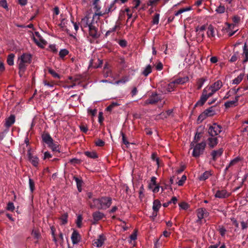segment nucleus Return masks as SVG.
I'll return each instance as SVG.
<instances>
[{
	"label": "nucleus",
	"mask_w": 248,
	"mask_h": 248,
	"mask_svg": "<svg viewBox=\"0 0 248 248\" xmlns=\"http://www.w3.org/2000/svg\"><path fill=\"white\" fill-rule=\"evenodd\" d=\"M31 55L29 53H23L18 57L17 64L19 69V74L21 77L27 66L31 62Z\"/></svg>",
	"instance_id": "obj_1"
},
{
	"label": "nucleus",
	"mask_w": 248,
	"mask_h": 248,
	"mask_svg": "<svg viewBox=\"0 0 248 248\" xmlns=\"http://www.w3.org/2000/svg\"><path fill=\"white\" fill-rule=\"evenodd\" d=\"M111 204V198L110 197H102L99 199H94L93 201V204L91 207H96L99 209H106L108 208Z\"/></svg>",
	"instance_id": "obj_2"
},
{
	"label": "nucleus",
	"mask_w": 248,
	"mask_h": 248,
	"mask_svg": "<svg viewBox=\"0 0 248 248\" xmlns=\"http://www.w3.org/2000/svg\"><path fill=\"white\" fill-rule=\"evenodd\" d=\"M215 93V91L210 86H206L203 89L201 98L196 103V106H202L203 105L207 99L212 96Z\"/></svg>",
	"instance_id": "obj_3"
},
{
	"label": "nucleus",
	"mask_w": 248,
	"mask_h": 248,
	"mask_svg": "<svg viewBox=\"0 0 248 248\" xmlns=\"http://www.w3.org/2000/svg\"><path fill=\"white\" fill-rule=\"evenodd\" d=\"M205 146L206 143L205 141H202L201 143L196 144L195 146H193L194 147L192 155L195 157L200 156L203 153Z\"/></svg>",
	"instance_id": "obj_4"
},
{
	"label": "nucleus",
	"mask_w": 248,
	"mask_h": 248,
	"mask_svg": "<svg viewBox=\"0 0 248 248\" xmlns=\"http://www.w3.org/2000/svg\"><path fill=\"white\" fill-rule=\"evenodd\" d=\"M222 132V127L221 125L216 123L210 125L208 129V134L210 136H219V134Z\"/></svg>",
	"instance_id": "obj_5"
},
{
	"label": "nucleus",
	"mask_w": 248,
	"mask_h": 248,
	"mask_svg": "<svg viewBox=\"0 0 248 248\" xmlns=\"http://www.w3.org/2000/svg\"><path fill=\"white\" fill-rule=\"evenodd\" d=\"M28 159L30 162L34 167H37L39 164V159L35 155H32L31 151L29 150L27 153Z\"/></svg>",
	"instance_id": "obj_6"
},
{
	"label": "nucleus",
	"mask_w": 248,
	"mask_h": 248,
	"mask_svg": "<svg viewBox=\"0 0 248 248\" xmlns=\"http://www.w3.org/2000/svg\"><path fill=\"white\" fill-rule=\"evenodd\" d=\"M207 212L206 211V209L204 208H200L197 210V217L198 220L197 222L198 223H201V220L202 218H203L207 216Z\"/></svg>",
	"instance_id": "obj_7"
},
{
	"label": "nucleus",
	"mask_w": 248,
	"mask_h": 248,
	"mask_svg": "<svg viewBox=\"0 0 248 248\" xmlns=\"http://www.w3.org/2000/svg\"><path fill=\"white\" fill-rule=\"evenodd\" d=\"M89 29V31L90 35L94 38H97L99 37L100 34L98 32L97 29L93 24L90 25Z\"/></svg>",
	"instance_id": "obj_8"
},
{
	"label": "nucleus",
	"mask_w": 248,
	"mask_h": 248,
	"mask_svg": "<svg viewBox=\"0 0 248 248\" xmlns=\"http://www.w3.org/2000/svg\"><path fill=\"white\" fill-rule=\"evenodd\" d=\"M220 136H210L207 139V143L211 148L216 146L218 143V138Z\"/></svg>",
	"instance_id": "obj_9"
},
{
	"label": "nucleus",
	"mask_w": 248,
	"mask_h": 248,
	"mask_svg": "<svg viewBox=\"0 0 248 248\" xmlns=\"http://www.w3.org/2000/svg\"><path fill=\"white\" fill-rule=\"evenodd\" d=\"M93 24L91 22L90 20H89V17L87 16L82 18L80 22V26L81 28H89L90 25H93Z\"/></svg>",
	"instance_id": "obj_10"
},
{
	"label": "nucleus",
	"mask_w": 248,
	"mask_h": 248,
	"mask_svg": "<svg viewBox=\"0 0 248 248\" xmlns=\"http://www.w3.org/2000/svg\"><path fill=\"white\" fill-rule=\"evenodd\" d=\"M105 240V237L103 235H100L97 239L94 240L93 245L98 248L101 247L103 245Z\"/></svg>",
	"instance_id": "obj_11"
},
{
	"label": "nucleus",
	"mask_w": 248,
	"mask_h": 248,
	"mask_svg": "<svg viewBox=\"0 0 248 248\" xmlns=\"http://www.w3.org/2000/svg\"><path fill=\"white\" fill-rule=\"evenodd\" d=\"M71 239L73 244H77L80 241V236L77 231H74L72 234Z\"/></svg>",
	"instance_id": "obj_12"
},
{
	"label": "nucleus",
	"mask_w": 248,
	"mask_h": 248,
	"mask_svg": "<svg viewBox=\"0 0 248 248\" xmlns=\"http://www.w3.org/2000/svg\"><path fill=\"white\" fill-rule=\"evenodd\" d=\"M229 196V193L225 190H217L215 195V197L220 199L225 198Z\"/></svg>",
	"instance_id": "obj_13"
},
{
	"label": "nucleus",
	"mask_w": 248,
	"mask_h": 248,
	"mask_svg": "<svg viewBox=\"0 0 248 248\" xmlns=\"http://www.w3.org/2000/svg\"><path fill=\"white\" fill-rule=\"evenodd\" d=\"M160 100V97L157 94H153L149 99L146 101V104H153L157 102Z\"/></svg>",
	"instance_id": "obj_14"
},
{
	"label": "nucleus",
	"mask_w": 248,
	"mask_h": 248,
	"mask_svg": "<svg viewBox=\"0 0 248 248\" xmlns=\"http://www.w3.org/2000/svg\"><path fill=\"white\" fill-rule=\"evenodd\" d=\"M223 86V83L222 81L220 80H218L213 84L210 85L211 88L215 92H217Z\"/></svg>",
	"instance_id": "obj_15"
},
{
	"label": "nucleus",
	"mask_w": 248,
	"mask_h": 248,
	"mask_svg": "<svg viewBox=\"0 0 248 248\" xmlns=\"http://www.w3.org/2000/svg\"><path fill=\"white\" fill-rule=\"evenodd\" d=\"M42 139L43 141L48 146L53 141L52 138L51 137L50 135L47 133L43 134Z\"/></svg>",
	"instance_id": "obj_16"
},
{
	"label": "nucleus",
	"mask_w": 248,
	"mask_h": 248,
	"mask_svg": "<svg viewBox=\"0 0 248 248\" xmlns=\"http://www.w3.org/2000/svg\"><path fill=\"white\" fill-rule=\"evenodd\" d=\"M15 122V117L14 115H11L5 120V126L8 128H9Z\"/></svg>",
	"instance_id": "obj_17"
},
{
	"label": "nucleus",
	"mask_w": 248,
	"mask_h": 248,
	"mask_svg": "<svg viewBox=\"0 0 248 248\" xmlns=\"http://www.w3.org/2000/svg\"><path fill=\"white\" fill-rule=\"evenodd\" d=\"M36 35L38 37V39L35 37L34 38V41L36 44L40 46H43L45 45L46 42L39 35L38 33H36Z\"/></svg>",
	"instance_id": "obj_18"
},
{
	"label": "nucleus",
	"mask_w": 248,
	"mask_h": 248,
	"mask_svg": "<svg viewBox=\"0 0 248 248\" xmlns=\"http://www.w3.org/2000/svg\"><path fill=\"white\" fill-rule=\"evenodd\" d=\"M105 217V215L99 211H96L93 214V217L95 221H98L102 219Z\"/></svg>",
	"instance_id": "obj_19"
},
{
	"label": "nucleus",
	"mask_w": 248,
	"mask_h": 248,
	"mask_svg": "<svg viewBox=\"0 0 248 248\" xmlns=\"http://www.w3.org/2000/svg\"><path fill=\"white\" fill-rule=\"evenodd\" d=\"M114 2L112 3L110 7L108 9H106V11L105 12V13H109V12L111 11V8L114 6ZM104 14V13H102L101 12H98V13H95L93 16V20H94L95 19L96 17L97 16V20H98L99 19V17L100 16H103V15Z\"/></svg>",
	"instance_id": "obj_20"
},
{
	"label": "nucleus",
	"mask_w": 248,
	"mask_h": 248,
	"mask_svg": "<svg viewBox=\"0 0 248 248\" xmlns=\"http://www.w3.org/2000/svg\"><path fill=\"white\" fill-rule=\"evenodd\" d=\"M222 153L223 150L222 149H219L217 150L213 151L211 153V155L212 156L213 159L215 160L217 159V158L220 156Z\"/></svg>",
	"instance_id": "obj_21"
},
{
	"label": "nucleus",
	"mask_w": 248,
	"mask_h": 248,
	"mask_svg": "<svg viewBox=\"0 0 248 248\" xmlns=\"http://www.w3.org/2000/svg\"><path fill=\"white\" fill-rule=\"evenodd\" d=\"M188 80V78L187 77H185L176 79L173 80V81L175 82V84H183L187 82Z\"/></svg>",
	"instance_id": "obj_22"
},
{
	"label": "nucleus",
	"mask_w": 248,
	"mask_h": 248,
	"mask_svg": "<svg viewBox=\"0 0 248 248\" xmlns=\"http://www.w3.org/2000/svg\"><path fill=\"white\" fill-rule=\"evenodd\" d=\"M207 34L208 37H213L215 36V30L214 27L210 25L207 29Z\"/></svg>",
	"instance_id": "obj_23"
},
{
	"label": "nucleus",
	"mask_w": 248,
	"mask_h": 248,
	"mask_svg": "<svg viewBox=\"0 0 248 248\" xmlns=\"http://www.w3.org/2000/svg\"><path fill=\"white\" fill-rule=\"evenodd\" d=\"M243 49V55L245 57V59L244 60L243 62H246L248 61V48L246 43L245 44Z\"/></svg>",
	"instance_id": "obj_24"
},
{
	"label": "nucleus",
	"mask_w": 248,
	"mask_h": 248,
	"mask_svg": "<svg viewBox=\"0 0 248 248\" xmlns=\"http://www.w3.org/2000/svg\"><path fill=\"white\" fill-rule=\"evenodd\" d=\"M161 207V203L158 200H155L153 202V209L155 212H157Z\"/></svg>",
	"instance_id": "obj_25"
},
{
	"label": "nucleus",
	"mask_w": 248,
	"mask_h": 248,
	"mask_svg": "<svg viewBox=\"0 0 248 248\" xmlns=\"http://www.w3.org/2000/svg\"><path fill=\"white\" fill-rule=\"evenodd\" d=\"M15 54L11 53L9 54L7 59V62L9 65H13L14 63Z\"/></svg>",
	"instance_id": "obj_26"
},
{
	"label": "nucleus",
	"mask_w": 248,
	"mask_h": 248,
	"mask_svg": "<svg viewBox=\"0 0 248 248\" xmlns=\"http://www.w3.org/2000/svg\"><path fill=\"white\" fill-rule=\"evenodd\" d=\"M152 72V67L150 65H148L143 70L142 74L145 77L147 76Z\"/></svg>",
	"instance_id": "obj_27"
},
{
	"label": "nucleus",
	"mask_w": 248,
	"mask_h": 248,
	"mask_svg": "<svg viewBox=\"0 0 248 248\" xmlns=\"http://www.w3.org/2000/svg\"><path fill=\"white\" fill-rule=\"evenodd\" d=\"M244 77V74H240L239 76H237V78H234L232 80V84H238L240 83V82L242 80Z\"/></svg>",
	"instance_id": "obj_28"
},
{
	"label": "nucleus",
	"mask_w": 248,
	"mask_h": 248,
	"mask_svg": "<svg viewBox=\"0 0 248 248\" xmlns=\"http://www.w3.org/2000/svg\"><path fill=\"white\" fill-rule=\"evenodd\" d=\"M224 106L226 108H230L233 106H237V103L234 100L232 101H229L225 103Z\"/></svg>",
	"instance_id": "obj_29"
},
{
	"label": "nucleus",
	"mask_w": 248,
	"mask_h": 248,
	"mask_svg": "<svg viewBox=\"0 0 248 248\" xmlns=\"http://www.w3.org/2000/svg\"><path fill=\"white\" fill-rule=\"evenodd\" d=\"M211 173L209 171H205L200 176L199 179L201 181H204L208 179Z\"/></svg>",
	"instance_id": "obj_30"
},
{
	"label": "nucleus",
	"mask_w": 248,
	"mask_h": 248,
	"mask_svg": "<svg viewBox=\"0 0 248 248\" xmlns=\"http://www.w3.org/2000/svg\"><path fill=\"white\" fill-rule=\"evenodd\" d=\"M206 114H207V117L212 116L215 114V111L214 110V108L213 107H210L208 109H206L204 110Z\"/></svg>",
	"instance_id": "obj_31"
},
{
	"label": "nucleus",
	"mask_w": 248,
	"mask_h": 248,
	"mask_svg": "<svg viewBox=\"0 0 248 248\" xmlns=\"http://www.w3.org/2000/svg\"><path fill=\"white\" fill-rule=\"evenodd\" d=\"M52 149L53 151L59 152V148L58 144L53 142V141L48 146Z\"/></svg>",
	"instance_id": "obj_32"
},
{
	"label": "nucleus",
	"mask_w": 248,
	"mask_h": 248,
	"mask_svg": "<svg viewBox=\"0 0 248 248\" xmlns=\"http://www.w3.org/2000/svg\"><path fill=\"white\" fill-rule=\"evenodd\" d=\"M69 53L66 49H61L59 52V55L61 59H63Z\"/></svg>",
	"instance_id": "obj_33"
},
{
	"label": "nucleus",
	"mask_w": 248,
	"mask_h": 248,
	"mask_svg": "<svg viewBox=\"0 0 248 248\" xmlns=\"http://www.w3.org/2000/svg\"><path fill=\"white\" fill-rule=\"evenodd\" d=\"M67 217L68 215L67 214H63L61 217H60L61 223L62 225H64L67 223Z\"/></svg>",
	"instance_id": "obj_34"
},
{
	"label": "nucleus",
	"mask_w": 248,
	"mask_h": 248,
	"mask_svg": "<svg viewBox=\"0 0 248 248\" xmlns=\"http://www.w3.org/2000/svg\"><path fill=\"white\" fill-rule=\"evenodd\" d=\"M190 10H191V7H187V8H185L180 9V10H179L177 12H176L175 13V16H178L179 15L181 14L182 13H184L185 12L188 11H189Z\"/></svg>",
	"instance_id": "obj_35"
},
{
	"label": "nucleus",
	"mask_w": 248,
	"mask_h": 248,
	"mask_svg": "<svg viewBox=\"0 0 248 248\" xmlns=\"http://www.w3.org/2000/svg\"><path fill=\"white\" fill-rule=\"evenodd\" d=\"M85 154L86 156L88 157L92 158H95L97 157L96 153L95 152H86L85 153Z\"/></svg>",
	"instance_id": "obj_36"
},
{
	"label": "nucleus",
	"mask_w": 248,
	"mask_h": 248,
	"mask_svg": "<svg viewBox=\"0 0 248 248\" xmlns=\"http://www.w3.org/2000/svg\"><path fill=\"white\" fill-rule=\"evenodd\" d=\"M29 182L30 189L31 192H33V191H34V188H35L34 182L31 179L29 178Z\"/></svg>",
	"instance_id": "obj_37"
},
{
	"label": "nucleus",
	"mask_w": 248,
	"mask_h": 248,
	"mask_svg": "<svg viewBox=\"0 0 248 248\" xmlns=\"http://www.w3.org/2000/svg\"><path fill=\"white\" fill-rule=\"evenodd\" d=\"M175 85L176 84H175V82L173 81H172V82L170 83L167 85V91L168 92H171V91H172L173 90V89L174 88Z\"/></svg>",
	"instance_id": "obj_38"
},
{
	"label": "nucleus",
	"mask_w": 248,
	"mask_h": 248,
	"mask_svg": "<svg viewBox=\"0 0 248 248\" xmlns=\"http://www.w3.org/2000/svg\"><path fill=\"white\" fill-rule=\"evenodd\" d=\"M206 80V79L203 78H201L198 80L197 82L198 89H200L202 87Z\"/></svg>",
	"instance_id": "obj_39"
},
{
	"label": "nucleus",
	"mask_w": 248,
	"mask_h": 248,
	"mask_svg": "<svg viewBox=\"0 0 248 248\" xmlns=\"http://www.w3.org/2000/svg\"><path fill=\"white\" fill-rule=\"evenodd\" d=\"M133 3L134 5V6L132 7V12L133 13L135 11V9H137L138 7L140 5V0H134Z\"/></svg>",
	"instance_id": "obj_40"
},
{
	"label": "nucleus",
	"mask_w": 248,
	"mask_h": 248,
	"mask_svg": "<svg viewBox=\"0 0 248 248\" xmlns=\"http://www.w3.org/2000/svg\"><path fill=\"white\" fill-rule=\"evenodd\" d=\"M48 72L55 78L60 79V75L57 74L56 72H55L54 70H53L52 69H48Z\"/></svg>",
	"instance_id": "obj_41"
},
{
	"label": "nucleus",
	"mask_w": 248,
	"mask_h": 248,
	"mask_svg": "<svg viewBox=\"0 0 248 248\" xmlns=\"http://www.w3.org/2000/svg\"><path fill=\"white\" fill-rule=\"evenodd\" d=\"M241 160V158L239 157H237L234 159L231 160L229 163V166H232L235 165L237 163Z\"/></svg>",
	"instance_id": "obj_42"
},
{
	"label": "nucleus",
	"mask_w": 248,
	"mask_h": 248,
	"mask_svg": "<svg viewBox=\"0 0 248 248\" xmlns=\"http://www.w3.org/2000/svg\"><path fill=\"white\" fill-rule=\"evenodd\" d=\"M129 80V78L128 77H124L121 79V80H118L115 82L116 84H119L120 83H125V82L128 81Z\"/></svg>",
	"instance_id": "obj_43"
},
{
	"label": "nucleus",
	"mask_w": 248,
	"mask_h": 248,
	"mask_svg": "<svg viewBox=\"0 0 248 248\" xmlns=\"http://www.w3.org/2000/svg\"><path fill=\"white\" fill-rule=\"evenodd\" d=\"M179 206L181 209L183 210H186L189 207L188 204L185 202H183L179 203Z\"/></svg>",
	"instance_id": "obj_44"
},
{
	"label": "nucleus",
	"mask_w": 248,
	"mask_h": 248,
	"mask_svg": "<svg viewBox=\"0 0 248 248\" xmlns=\"http://www.w3.org/2000/svg\"><path fill=\"white\" fill-rule=\"evenodd\" d=\"M7 210L10 211H13L15 210V206L13 202H9L7 206Z\"/></svg>",
	"instance_id": "obj_45"
},
{
	"label": "nucleus",
	"mask_w": 248,
	"mask_h": 248,
	"mask_svg": "<svg viewBox=\"0 0 248 248\" xmlns=\"http://www.w3.org/2000/svg\"><path fill=\"white\" fill-rule=\"evenodd\" d=\"M225 10V7L223 6H218L216 10V11L219 14H222L224 13Z\"/></svg>",
	"instance_id": "obj_46"
},
{
	"label": "nucleus",
	"mask_w": 248,
	"mask_h": 248,
	"mask_svg": "<svg viewBox=\"0 0 248 248\" xmlns=\"http://www.w3.org/2000/svg\"><path fill=\"white\" fill-rule=\"evenodd\" d=\"M197 32V37L199 40L202 41L204 37V32L196 31Z\"/></svg>",
	"instance_id": "obj_47"
},
{
	"label": "nucleus",
	"mask_w": 248,
	"mask_h": 248,
	"mask_svg": "<svg viewBox=\"0 0 248 248\" xmlns=\"http://www.w3.org/2000/svg\"><path fill=\"white\" fill-rule=\"evenodd\" d=\"M88 113L90 114L92 116H94L97 113V109H92L90 108H88Z\"/></svg>",
	"instance_id": "obj_48"
},
{
	"label": "nucleus",
	"mask_w": 248,
	"mask_h": 248,
	"mask_svg": "<svg viewBox=\"0 0 248 248\" xmlns=\"http://www.w3.org/2000/svg\"><path fill=\"white\" fill-rule=\"evenodd\" d=\"M207 117V114H206L205 112L204 111L198 117V121H200L201 122H202L203 120L206 119Z\"/></svg>",
	"instance_id": "obj_49"
},
{
	"label": "nucleus",
	"mask_w": 248,
	"mask_h": 248,
	"mask_svg": "<svg viewBox=\"0 0 248 248\" xmlns=\"http://www.w3.org/2000/svg\"><path fill=\"white\" fill-rule=\"evenodd\" d=\"M200 134L197 133L195 134L194 141L191 143V145L194 146V142H197L198 141V140H200Z\"/></svg>",
	"instance_id": "obj_50"
},
{
	"label": "nucleus",
	"mask_w": 248,
	"mask_h": 248,
	"mask_svg": "<svg viewBox=\"0 0 248 248\" xmlns=\"http://www.w3.org/2000/svg\"><path fill=\"white\" fill-rule=\"evenodd\" d=\"M159 14H156L153 20V23L154 24H157L159 22Z\"/></svg>",
	"instance_id": "obj_51"
},
{
	"label": "nucleus",
	"mask_w": 248,
	"mask_h": 248,
	"mask_svg": "<svg viewBox=\"0 0 248 248\" xmlns=\"http://www.w3.org/2000/svg\"><path fill=\"white\" fill-rule=\"evenodd\" d=\"M74 180L76 182L77 187H81L82 181L77 177H74Z\"/></svg>",
	"instance_id": "obj_52"
},
{
	"label": "nucleus",
	"mask_w": 248,
	"mask_h": 248,
	"mask_svg": "<svg viewBox=\"0 0 248 248\" xmlns=\"http://www.w3.org/2000/svg\"><path fill=\"white\" fill-rule=\"evenodd\" d=\"M82 217L80 215L78 216L77 220V225L78 227H80L81 226V222H82Z\"/></svg>",
	"instance_id": "obj_53"
},
{
	"label": "nucleus",
	"mask_w": 248,
	"mask_h": 248,
	"mask_svg": "<svg viewBox=\"0 0 248 248\" xmlns=\"http://www.w3.org/2000/svg\"><path fill=\"white\" fill-rule=\"evenodd\" d=\"M186 176L185 175H183L181 179L177 182V184L179 186H182L185 182V181L186 180Z\"/></svg>",
	"instance_id": "obj_54"
},
{
	"label": "nucleus",
	"mask_w": 248,
	"mask_h": 248,
	"mask_svg": "<svg viewBox=\"0 0 248 248\" xmlns=\"http://www.w3.org/2000/svg\"><path fill=\"white\" fill-rule=\"evenodd\" d=\"M238 53H234L231 58L230 61L231 62H234L237 60Z\"/></svg>",
	"instance_id": "obj_55"
},
{
	"label": "nucleus",
	"mask_w": 248,
	"mask_h": 248,
	"mask_svg": "<svg viewBox=\"0 0 248 248\" xmlns=\"http://www.w3.org/2000/svg\"><path fill=\"white\" fill-rule=\"evenodd\" d=\"M117 28V25H115L114 27L111 29H110L106 33V36H108L110 34L111 32H114L115 31Z\"/></svg>",
	"instance_id": "obj_56"
},
{
	"label": "nucleus",
	"mask_w": 248,
	"mask_h": 248,
	"mask_svg": "<svg viewBox=\"0 0 248 248\" xmlns=\"http://www.w3.org/2000/svg\"><path fill=\"white\" fill-rule=\"evenodd\" d=\"M219 232L220 234V235L222 236H224L225 234V233L226 232V230L225 229V228L222 227L219 228Z\"/></svg>",
	"instance_id": "obj_57"
},
{
	"label": "nucleus",
	"mask_w": 248,
	"mask_h": 248,
	"mask_svg": "<svg viewBox=\"0 0 248 248\" xmlns=\"http://www.w3.org/2000/svg\"><path fill=\"white\" fill-rule=\"evenodd\" d=\"M0 5L5 9L8 8L7 2L5 0H3L0 1Z\"/></svg>",
	"instance_id": "obj_58"
},
{
	"label": "nucleus",
	"mask_w": 248,
	"mask_h": 248,
	"mask_svg": "<svg viewBox=\"0 0 248 248\" xmlns=\"http://www.w3.org/2000/svg\"><path fill=\"white\" fill-rule=\"evenodd\" d=\"M156 69L160 71L163 68V64L161 62H159L157 63V64L155 66Z\"/></svg>",
	"instance_id": "obj_59"
},
{
	"label": "nucleus",
	"mask_w": 248,
	"mask_h": 248,
	"mask_svg": "<svg viewBox=\"0 0 248 248\" xmlns=\"http://www.w3.org/2000/svg\"><path fill=\"white\" fill-rule=\"evenodd\" d=\"M231 221L232 222V224L234 225L236 228H238L239 227V223L237 221V220L233 217L231 218Z\"/></svg>",
	"instance_id": "obj_60"
},
{
	"label": "nucleus",
	"mask_w": 248,
	"mask_h": 248,
	"mask_svg": "<svg viewBox=\"0 0 248 248\" xmlns=\"http://www.w3.org/2000/svg\"><path fill=\"white\" fill-rule=\"evenodd\" d=\"M152 158L153 160L155 161L156 164L159 166V158L156 156L155 154H152Z\"/></svg>",
	"instance_id": "obj_61"
},
{
	"label": "nucleus",
	"mask_w": 248,
	"mask_h": 248,
	"mask_svg": "<svg viewBox=\"0 0 248 248\" xmlns=\"http://www.w3.org/2000/svg\"><path fill=\"white\" fill-rule=\"evenodd\" d=\"M205 29V27L204 26H202L201 27H197L196 28V31L203 32Z\"/></svg>",
	"instance_id": "obj_62"
},
{
	"label": "nucleus",
	"mask_w": 248,
	"mask_h": 248,
	"mask_svg": "<svg viewBox=\"0 0 248 248\" xmlns=\"http://www.w3.org/2000/svg\"><path fill=\"white\" fill-rule=\"evenodd\" d=\"M95 144L98 146H103L104 145L105 142L101 140H98L96 141Z\"/></svg>",
	"instance_id": "obj_63"
},
{
	"label": "nucleus",
	"mask_w": 248,
	"mask_h": 248,
	"mask_svg": "<svg viewBox=\"0 0 248 248\" xmlns=\"http://www.w3.org/2000/svg\"><path fill=\"white\" fill-rule=\"evenodd\" d=\"M66 21L64 19H62L61 22L60 23L59 26L61 28L63 29L65 27Z\"/></svg>",
	"instance_id": "obj_64"
}]
</instances>
